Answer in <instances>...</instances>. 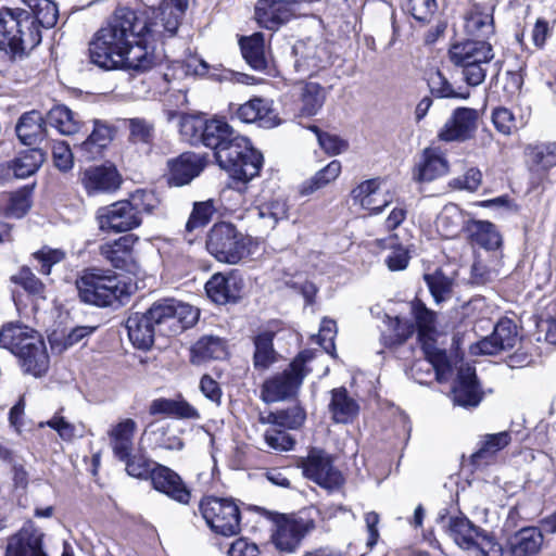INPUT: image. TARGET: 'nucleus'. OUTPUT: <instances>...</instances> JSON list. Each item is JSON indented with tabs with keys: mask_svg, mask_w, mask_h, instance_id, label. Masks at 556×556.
Wrapping results in <instances>:
<instances>
[{
	"mask_svg": "<svg viewBox=\"0 0 556 556\" xmlns=\"http://www.w3.org/2000/svg\"><path fill=\"white\" fill-rule=\"evenodd\" d=\"M156 23L148 22L129 8H117L108 24L89 43L90 61L104 70L126 68L144 73L156 64V56L142 45Z\"/></svg>",
	"mask_w": 556,
	"mask_h": 556,
	"instance_id": "nucleus-1",
	"label": "nucleus"
},
{
	"mask_svg": "<svg viewBox=\"0 0 556 556\" xmlns=\"http://www.w3.org/2000/svg\"><path fill=\"white\" fill-rule=\"evenodd\" d=\"M198 311L187 303L173 299L155 302L146 313L128 317L126 328L129 340L138 349H149L155 333L175 336L190 328L198 320Z\"/></svg>",
	"mask_w": 556,
	"mask_h": 556,
	"instance_id": "nucleus-2",
	"label": "nucleus"
},
{
	"mask_svg": "<svg viewBox=\"0 0 556 556\" xmlns=\"http://www.w3.org/2000/svg\"><path fill=\"white\" fill-rule=\"evenodd\" d=\"M0 348L16 355L23 369L36 377L42 376L49 367V356L41 336L27 326L4 325L0 330Z\"/></svg>",
	"mask_w": 556,
	"mask_h": 556,
	"instance_id": "nucleus-3",
	"label": "nucleus"
},
{
	"mask_svg": "<svg viewBox=\"0 0 556 556\" xmlns=\"http://www.w3.org/2000/svg\"><path fill=\"white\" fill-rule=\"evenodd\" d=\"M41 41L40 28L31 14L22 8L0 11V49L14 58L23 56Z\"/></svg>",
	"mask_w": 556,
	"mask_h": 556,
	"instance_id": "nucleus-4",
	"label": "nucleus"
},
{
	"mask_svg": "<svg viewBox=\"0 0 556 556\" xmlns=\"http://www.w3.org/2000/svg\"><path fill=\"white\" fill-rule=\"evenodd\" d=\"M214 155L220 168L241 181L256 177L263 165V155L239 135H233Z\"/></svg>",
	"mask_w": 556,
	"mask_h": 556,
	"instance_id": "nucleus-5",
	"label": "nucleus"
},
{
	"mask_svg": "<svg viewBox=\"0 0 556 556\" xmlns=\"http://www.w3.org/2000/svg\"><path fill=\"white\" fill-rule=\"evenodd\" d=\"M252 239L230 223L215 224L207 233L206 249L218 262L237 265L251 254Z\"/></svg>",
	"mask_w": 556,
	"mask_h": 556,
	"instance_id": "nucleus-6",
	"label": "nucleus"
},
{
	"mask_svg": "<svg viewBox=\"0 0 556 556\" xmlns=\"http://www.w3.org/2000/svg\"><path fill=\"white\" fill-rule=\"evenodd\" d=\"M451 62L463 68L465 80L478 86L485 79L486 65L494 58L492 46L485 40H466L453 45L448 51Z\"/></svg>",
	"mask_w": 556,
	"mask_h": 556,
	"instance_id": "nucleus-7",
	"label": "nucleus"
},
{
	"mask_svg": "<svg viewBox=\"0 0 556 556\" xmlns=\"http://www.w3.org/2000/svg\"><path fill=\"white\" fill-rule=\"evenodd\" d=\"M79 299L87 304L105 307L119 300L124 287L115 274L102 269L85 270L76 280Z\"/></svg>",
	"mask_w": 556,
	"mask_h": 556,
	"instance_id": "nucleus-8",
	"label": "nucleus"
},
{
	"mask_svg": "<svg viewBox=\"0 0 556 556\" xmlns=\"http://www.w3.org/2000/svg\"><path fill=\"white\" fill-rule=\"evenodd\" d=\"M313 357V351H302L287 369L267 379L262 387V400L266 403H274L294 396L303 379L311 371L306 363Z\"/></svg>",
	"mask_w": 556,
	"mask_h": 556,
	"instance_id": "nucleus-9",
	"label": "nucleus"
},
{
	"mask_svg": "<svg viewBox=\"0 0 556 556\" xmlns=\"http://www.w3.org/2000/svg\"><path fill=\"white\" fill-rule=\"evenodd\" d=\"M200 511L214 532L226 536L240 532V509L232 500L205 497L200 503Z\"/></svg>",
	"mask_w": 556,
	"mask_h": 556,
	"instance_id": "nucleus-10",
	"label": "nucleus"
},
{
	"mask_svg": "<svg viewBox=\"0 0 556 556\" xmlns=\"http://www.w3.org/2000/svg\"><path fill=\"white\" fill-rule=\"evenodd\" d=\"M332 463L331 455L324 450L313 447L307 456L301 459L300 467L307 479L326 490L333 491L343 484L344 478Z\"/></svg>",
	"mask_w": 556,
	"mask_h": 556,
	"instance_id": "nucleus-11",
	"label": "nucleus"
},
{
	"mask_svg": "<svg viewBox=\"0 0 556 556\" xmlns=\"http://www.w3.org/2000/svg\"><path fill=\"white\" fill-rule=\"evenodd\" d=\"M294 73L307 78L316 75L330 64V55L325 45L312 39L296 41L292 47Z\"/></svg>",
	"mask_w": 556,
	"mask_h": 556,
	"instance_id": "nucleus-12",
	"label": "nucleus"
},
{
	"mask_svg": "<svg viewBox=\"0 0 556 556\" xmlns=\"http://www.w3.org/2000/svg\"><path fill=\"white\" fill-rule=\"evenodd\" d=\"M314 529L315 522L312 519L292 518L281 515L275 521L271 540L279 551L292 553Z\"/></svg>",
	"mask_w": 556,
	"mask_h": 556,
	"instance_id": "nucleus-13",
	"label": "nucleus"
},
{
	"mask_svg": "<svg viewBox=\"0 0 556 556\" xmlns=\"http://www.w3.org/2000/svg\"><path fill=\"white\" fill-rule=\"evenodd\" d=\"M521 340L518 325L510 318H501L493 332L471 345L472 354L495 355L502 351L514 349Z\"/></svg>",
	"mask_w": 556,
	"mask_h": 556,
	"instance_id": "nucleus-14",
	"label": "nucleus"
},
{
	"mask_svg": "<svg viewBox=\"0 0 556 556\" xmlns=\"http://www.w3.org/2000/svg\"><path fill=\"white\" fill-rule=\"evenodd\" d=\"M479 113L469 108L456 109L445 122L438 138L444 142H464L471 139L478 127Z\"/></svg>",
	"mask_w": 556,
	"mask_h": 556,
	"instance_id": "nucleus-15",
	"label": "nucleus"
},
{
	"mask_svg": "<svg viewBox=\"0 0 556 556\" xmlns=\"http://www.w3.org/2000/svg\"><path fill=\"white\" fill-rule=\"evenodd\" d=\"M98 220L101 230L113 232L128 231L141 224V217L136 215L126 200L100 208Z\"/></svg>",
	"mask_w": 556,
	"mask_h": 556,
	"instance_id": "nucleus-16",
	"label": "nucleus"
},
{
	"mask_svg": "<svg viewBox=\"0 0 556 556\" xmlns=\"http://www.w3.org/2000/svg\"><path fill=\"white\" fill-rule=\"evenodd\" d=\"M80 184L88 195L112 193L119 189L122 177L114 165L90 166L80 174Z\"/></svg>",
	"mask_w": 556,
	"mask_h": 556,
	"instance_id": "nucleus-17",
	"label": "nucleus"
},
{
	"mask_svg": "<svg viewBox=\"0 0 556 556\" xmlns=\"http://www.w3.org/2000/svg\"><path fill=\"white\" fill-rule=\"evenodd\" d=\"M352 199L364 210L371 214H379L392 202V194L384 189V184L379 178H372L361 182L351 192Z\"/></svg>",
	"mask_w": 556,
	"mask_h": 556,
	"instance_id": "nucleus-18",
	"label": "nucleus"
},
{
	"mask_svg": "<svg viewBox=\"0 0 556 556\" xmlns=\"http://www.w3.org/2000/svg\"><path fill=\"white\" fill-rule=\"evenodd\" d=\"M136 241L137 238L134 236H123L113 242L102 244L100 253L115 268L136 274L139 269L134 252Z\"/></svg>",
	"mask_w": 556,
	"mask_h": 556,
	"instance_id": "nucleus-19",
	"label": "nucleus"
},
{
	"mask_svg": "<svg viewBox=\"0 0 556 556\" xmlns=\"http://www.w3.org/2000/svg\"><path fill=\"white\" fill-rule=\"evenodd\" d=\"M4 556H48L43 551V533L31 525L23 527L8 539Z\"/></svg>",
	"mask_w": 556,
	"mask_h": 556,
	"instance_id": "nucleus-20",
	"label": "nucleus"
},
{
	"mask_svg": "<svg viewBox=\"0 0 556 556\" xmlns=\"http://www.w3.org/2000/svg\"><path fill=\"white\" fill-rule=\"evenodd\" d=\"M153 488L180 504H188L191 492L182 479L170 468L163 465H154L151 471Z\"/></svg>",
	"mask_w": 556,
	"mask_h": 556,
	"instance_id": "nucleus-21",
	"label": "nucleus"
},
{
	"mask_svg": "<svg viewBox=\"0 0 556 556\" xmlns=\"http://www.w3.org/2000/svg\"><path fill=\"white\" fill-rule=\"evenodd\" d=\"M168 184L181 187L198 177L205 166L204 159L192 152H185L167 162Z\"/></svg>",
	"mask_w": 556,
	"mask_h": 556,
	"instance_id": "nucleus-22",
	"label": "nucleus"
},
{
	"mask_svg": "<svg viewBox=\"0 0 556 556\" xmlns=\"http://www.w3.org/2000/svg\"><path fill=\"white\" fill-rule=\"evenodd\" d=\"M235 115L242 123H255L263 128H273L279 124L271 102L263 98H253L239 105Z\"/></svg>",
	"mask_w": 556,
	"mask_h": 556,
	"instance_id": "nucleus-23",
	"label": "nucleus"
},
{
	"mask_svg": "<svg viewBox=\"0 0 556 556\" xmlns=\"http://www.w3.org/2000/svg\"><path fill=\"white\" fill-rule=\"evenodd\" d=\"M544 535L536 527H525L513 533L506 542V556H538Z\"/></svg>",
	"mask_w": 556,
	"mask_h": 556,
	"instance_id": "nucleus-24",
	"label": "nucleus"
},
{
	"mask_svg": "<svg viewBox=\"0 0 556 556\" xmlns=\"http://www.w3.org/2000/svg\"><path fill=\"white\" fill-rule=\"evenodd\" d=\"M242 279L230 274H214L205 283L207 296L217 304L237 302L241 296Z\"/></svg>",
	"mask_w": 556,
	"mask_h": 556,
	"instance_id": "nucleus-25",
	"label": "nucleus"
},
{
	"mask_svg": "<svg viewBox=\"0 0 556 556\" xmlns=\"http://www.w3.org/2000/svg\"><path fill=\"white\" fill-rule=\"evenodd\" d=\"M292 15L288 0H258L255 7V18L260 26L275 30L287 23Z\"/></svg>",
	"mask_w": 556,
	"mask_h": 556,
	"instance_id": "nucleus-26",
	"label": "nucleus"
},
{
	"mask_svg": "<svg viewBox=\"0 0 556 556\" xmlns=\"http://www.w3.org/2000/svg\"><path fill=\"white\" fill-rule=\"evenodd\" d=\"M440 521L445 533L467 552L481 530L464 515L441 516Z\"/></svg>",
	"mask_w": 556,
	"mask_h": 556,
	"instance_id": "nucleus-27",
	"label": "nucleus"
},
{
	"mask_svg": "<svg viewBox=\"0 0 556 556\" xmlns=\"http://www.w3.org/2000/svg\"><path fill=\"white\" fill-rule=\"evenodd\" d=\"M455 405L475 407L481 401V395L476 381V371L469 365L458 369L457 382L452 391Z\"/></svg>",
	"mask_w": 556,
	"mask_h": 556,
	"instance_id": "nucleus-28",
	"label": "nucleus"
},
{
	"mask_svg": "<svg viewBox=\"0 0 556 556\" xmlns=\"http://www.w3.org/2000/svg\"><path fill=\"white\" fill-rule=\"evenodd\" d=\"M328 410L336 424H352L359 414L358 402L343 387L331 391Z\"/></svg>",
	"mask_w": 556,
	"mask_h": 556,
	"instance_id": "nucleus-29",
	"label": "nucleus"
},
{
	"mask_svg": "<svg viewBox=\"0 0 556 556\" xmlns=\"http://www.w3.org/2000/svg\"><path fill=\"white\" fill-rule=\"evenodd\" d=\"M136 430L137 424L130 418L121 420L109 430L110 446L117 459L125 460L131 455Z\"/></svg>",
	"mask_w": 556,
	"mask_h": 556,
	"instance_id": "nucleus-30",
	"label": "nucleus"
},
{
	"mask_svg": "<svg viewBox=\"0 0 556 556\" xmlns=\"http://www.w3.org/2000/svg\"><path fill=\"white\" fill-rule=\"evenodd\" d=\"M448 172V162L438 149L424 150L414 170V178L419 182H430Z\"/></svg>",
	"mask_w": 556,
	"mask_h": 556,
	"instance_id": "nucleus-31",
	"label": "nucleus"
},
{
	"mask_svg": "<svg viewBox=\"0 0 556 556\" xmlns=\"http://www.w3.org/2000/svg\"><path fill=\"white\" fill-rule=\"evenodd\" d=\"M326 99L327 91L323 86L313 81H301L299 84V116H315L324 106Z\"/></svg>",
	"mask_w": 556,
	"mask_h": 556,
	"instance_id": "nucleus-32",
	"label": "nucleus"
},
{
	"mask_svg": "<svg viewBox=\"0 0 556 556\" xmlns=\"http://www.w3.org/2000/svg\"><path fill=\"white\" fill-rule=\"evenodd\" d=\"M243 59L255 71L264 72L268 68L269 59L265 50V40L262 33H255L239 40Z\"/></svg>",
	"mask_w": 556,
	"mask_h": 556,
	"instance_id": "nucleus-33",
	"label": "nucleus"
},
{
	"mask_svg": "<svg viewBox=\"0 0 556 556\" xmlns=\"http://www.w3.org/2000/svg\"><path fill=\"white\" fill-rule=\"evenodd\" d=\"M466 33L473 37H489L494 33L493 7L475 4L465 18Z\"/></svg>",
	"mask_w": 556,
	"mask_h": 556,
	"instance_id": "nucleus-34",
	"label": "nucleus"
},
{
	"mask_svg": "<svg viewBox=\"0 0 556 556\" xmlns=\"http://www.w3.org/2000/svg\"><path fill=\"white\" fill-rule=\"evenodd\" d=\"M45 123L46 121L38 111L24 113L15 127L20 141L25 146H34L40 142L45 137Z\"/></svg>",
	"mask_w": 556,
	"mask_h": 556,
	"instance_id": "nucleus-35",
	"label": "nucleus"
},
{
	"mask_svg": "<svg viewBox=\"0 0 556 556\" xmlns=\"http://www.w3.org/2000/svg\"><path fill=\"white\" fill-rule=\"evenodd\" d=\"M510 440V434L507 431L485 434L481 440L479 450L470 456L471 464L479 468L492 463L496 453L507 446Z\"/></svg>",
	"mask_w": 556,
	"mask_h": 556,
	"instance_id": "nucleus-36",
	"label": "nucleus"
},
{
	"mask_svg": "<svg viewBox=\"0 0 556 556\" xmlns=\"http://www.w3.org/2000/svg\"><path fill=\"white\" fill-rule=\"evenodd\" d=\"M466 233L472 244L486 250H495L502 244V238L495 226L484 220H468Z\"/></svg>",
	"mask_w": 556,
	"mask_h": 556,
	"instance_id": "nucleus-37",
	"label": "nucleus"
},
{
	"mask_svg": "<svg viewBox=\"0 0 556 556\" xmlns=\"http://www.w3.org/2000/svg\"><path fill=\"white\" fill-rule=\"evenodd\" d=\"M466 220L463 211L458 205L446 204L437 217L435 226L444 238H454L460 230L466 231Z\"/></svg>",
	"mask_w": 556,
	"mask_h": 556,
	"instance_id": "nucleus-38",
	"label": "nucleus"
},
{
	"mask_svg": "<svg viewBox=\"0 0 556 556\" xmlns=\"http://www.w3.org/2000/svg\"><path fill=\"white\" fill-rule=\"evenodd\" d=\"M227 355L225 342L214 336L198 340L191 349V362L201 365L211 359H222Z\"/></svg>",
	"mask_w": 556,
	"mask_h": 556,
	"instance_id": "nucleus-39",
	"label": "nucleus"
},
{
	"mask_svg": "<svg viewBox=\"0 0 556 556\" xmlns=\"http://www.w3.org/2000/svg\"><path fill=\"white\" fill-rule=\"evenodd\" d=\"M30 188L0 194V216L21 218L30 207Z\"/></svg>",
	"mask_w": 556,
	"mask_h": 556,
	"instance_id": "nucleus-40",
	"label": "nucleus"
},
{
	"mask_svg": "<svg viewBox=\"0 0 556 556\" xmlns=\"http://www.w3.org/2000/svg\"><path fill=\"white\" fill-rule=\"evenodd\" d=\"M527 164L534 172H547L556 166V143L528 146L525 150Z\"/></svg>",
	"mask_w": 556,
	"mask_h": 556,
	"instance_id": "nucleus-41",
	"label": "nucleus"
},
{
	"mask_svg": "<svg viewBox=\"0 0 556 556\" xmlns=\"http://www.w3.org/2000/svg\"><path fill=\"white\" fill-rule=\"evenodd\" d=\"M46 123L64 136L76 134L80 127L77 114L65 105L53 106L47 114Z\"/></svg>",
	"mask_w": 556,
	"mask_h": 556,
	"instance_id": "nucleus-42",
	"label": "nucleus"
},
{
	"mask_svg": "<svg viewBox=\"0 0 556 556\" xmlns=\"http://www.w3.org/2000/svg\"><path fill=\"white\" fill-rule=\"evenodd\" d=\"M152 415L163 414L177 418L198 419V410L185 400L157 399L150 405Z\"/></svg>",
	"mask_w": 556,
	"mask_h": 556,
	"instance_id": "nucleus-43",
	"label": "nucleus"
},
{
	"mask_svg": "<svg viewBox=\"0 0 556 556\" xmlns=\"http://www.w3.org/2000/svg\"><path fill=\"white\" fill-rule=\"evenodd\" d=\"M233 129L223 119L213 118L205 121L202 134V143L214 150V153L224 146L232 136Z\"/></svg>",
	"mask_w": 556,
	"mask_h": 556,
	"instance_id": "nucleus-44",
	"label": "nucleus"
},
{
	"mask_svg": "<svg viewBox=\"0 0 556 556\" xmlns=\"http://www.w3.org/2000/svg\"><path fill=\"white\" fill-rule=\"evenodd\" d=\"M36 21V27L51 28L56 24L59 11L51 0H21Z\"/></svg>",
	"mask_w": 556,
	"mask_h": 556,
	"instance_id": "nucleus-45",
	"label": "nucleus"
},
{
	"mask_svg": "<svg viewBox=\"0 0 556 556\" xmlns=\"http://www.w3.org/2000/svg\"><path fill=\"white\" fill-rule=\"evenodd\" d=\"M45 161V154L39 149H29L21 152L12 162V170L17 178L34 175Z\"/></svg>",
	"mask_w": 556,
	"mask_h": 556,
	"instance_id": "nucleus-46",
	"label": "nucleus"
},
{
	"mask_svg": "<svg viewBox=\"0 0 556 556\" xmlns=\"http://www.w3.org/2000/svg\"><path fill=\"white\" fill-rule=\"evenodd\" d=\"M341 162L331 161L324 168L318 170L309 180L302 185L301 193L311 194L334 181L341 173Z\"/></svg>",
	"mask_w": 556,
	"mask_h": 556,
	"instance_id": "nucleus-47",
	"label": "nucleus"
},
{
	"mask_svg": "<svg viewBox=\"0 0 556 556\" xmlns=\"http://www.w3.org/2000/svg\"><path fill=\"white\" fill-rule=\"evenodd\" d=\"M422 351L427 361L431 364L437 380L440 382L446 380V375L451 371L446 352L437 348L430 339L422 343Z\"/></svg>",
	"mask_w": 556,
	"mask_h": 556,
	"instance_id": "nucleus-48",
	"label": "nucleus"
},
{
	"mask_svg": "<svg viewBox=\"0 0 556 556\" xmlns=\"http://www.w3.org/2000/svg\"><path fill=\"white\" fill-rule=\"evenodd\" d=\"M148 434L149 440L155 448L180 451L184 447L182 440L167 426H153Z\"/></svg>",
	"mask_w": 556,
	"mask_h": 556,
	"instance_id": "nucleus-49",
	"label": "nucleus"
},
{
	"mask_svg": "<svg viewBox=\"0 0 556 556\" xmlns=\"http://www.w3.org/2000/svg\"><path fill=\"white\" fill-rule=\"evenodd\" d=\"M273 338L274 334L268 331L255 337V352L253 357L255 368L264 370L274 363L275 351L273 349Z\"/></svg>",
	"mask_w": 556,
	"mask_h": 556,
	"instance_id": "nucleus-50",
	"label": "nucleus"
},
{
	"mask_svg": "<svg viewBox=\"0 0 556 556\" xmlns=\"http://www.w3.org/2000/svg\"><path fill=\"white\" fill-rule=\"evenodd\" d=\"M257 214L263 219L267 227L275 228L279 220L288 217V204L281 198L273 199L262 203L257 207Z\"/></svg>",
	"mask_w": 556,
	"mask_h": 556,
	"instance_id": "nucleus-51",
	"label": "nucleus"
},
{
	"mask_svg": "<svg viewBox=\"0 0 556 556\" xmlns=\"http://www.w3.org/2000/svg\"><path fill=\"white\" fill-rule=\"evenodd\" d=\"M538 340H544L549 344H556V303H549L538 321Z\"/></svg>",
	"mask_w": 556,
	"mask_h": 556,
	"instance_id": "nucleus-52",
	"label": "nucleus"
},
{
	"mask_svg": "<svg viewBox=\"0 0 556 556\" xmlns=\"http://www.w3.org/2000/svg\"><path fill=\"white\" fill-rule=\"evenodd\" d=\"M471 556H504L502 545L484 530H480L472 546L468 549Z\"/></svg>",
	"mask_w": 556,
	"mask_h": 556,
	"instance_id": "nucleus-53",
	"label": "nucleus"
},
{
	"mask_svg": "<svg viewBox=\"0 0 556 556\" xmlns=\"http://www.w3.org/2000/svg\"><path fill=\"white\" fill-rule=\"evenodd\" d=\"M215 212L216 206L213 200L195 202L190 217L186 224L187 231L192 232L198 228L205 227L212 219V216Z\"/></svg>",
	"mask_w": 556,
	"mask_h": 556,
	"instance_id": "nucleus-54",
	"label": "nucleus"
},
{
	"mask_svg": "<svg viewBox=\"0 0 556 556\" xmlns=\"http://www.w3.org/2000/svg\"><path fill=\"white\" fill-rule=\"evenodd\" d=\"M11 280L23 287L30 295L37 299H45V285L35 276L29 267H22L17 274L11 277Z\"/></svg>",
	"mask_w": 556,
	"mask_h": 556,
	"instance_id": "nucleus-55",
	"label": "nucleus"
},
{
	"mask_svg": "<svg viewBox=\"0 0 556 556\" xmlns=\"http://www.w3.org/2000/svg\"><path fill=\"white\" fill-rule=\"evenodd\" d=\"M425 280L433 299L438 303L445 301L452 293L453 281L441 271L426 275Z\"/></svg>",
	"mask_w": 556,
	"mask_h": 556,
	"instance_id": "nucleus-56",
	"label": "nucleus"
},
{
	"mask_svg": "<svg viewBox=\"0 0 556 556\" xmlns=\"http://www.w3.org/2000/svg\"><path fill=\"white\" fill-rule=\"evenodd\" d=\"M205 121L195 116H184L179 128L182 138L191 144L202 143V134Z\"/></svg>",
	"mask_w": 556,
	"mask_h": 556,
	"instance_id": "nucleus-57",
	"label": "nucleus"
},
{
	"mask_svg": "<svg viewBox=\"0 0 556 556\" xmlns=\"http://www.w3.org/2000/svg\"><path fill=\"white\" fill-rule=\"evenodd\" d=\"M129 139L134 143L150 144L154 139V126L143 118L129 119Z\"/></svg>",
	"mask_w": 556,
	"mask_h": 556,
	"instance_id": "nucleus-58",
	"label": "nucleus"
},
{
	"mask_svg": "<svg viewBox=\"0 0 556 556\" xmlns=\"http://www.w3.org/2000/svg\"><path fill=\"white\" fill-rule=\"evenodd\" d=\"M126 201L131 205L137 216H140L141 213H152L159 205V200L154 192L147 190L135 191Z\"/></svg>",
	"mask_w": 556,
	"mask_h": 556,
	"instance_id": "nucleus-59",
	"label": "nucleus"
},
{
	"mask_svg": "<svg viewBox=\"0 0 556 556\" xmlns=\"http://www.w3.org/2000/svg\"><path fill=\"white\" fill-rule=\"evenodd\" d=\"M308 129L314 131L317 136L320 148L330 155H336L344 152L348 149V143L336 135L323 132L317 126H309Z\"/></svg>",
	"mask_w": 556,
	"mask_h": 556,
	"instance_id": "nucleus-60",
	"label": "nucleus"
},
{
	"mask_svg": "<svg viewBox=\"0 0 556 556\" xmlns=\"http://www.w3.org/2000/svg\"><path fill=\"white\" fill-rule=\"evenodd\" d=\"M431 92L439 98H463L466 99L469 93L456 92L444 75L437 71L429 78Z\"/></svg>",
	"mask_w": 556,
	"mask_h": 556,
	"instance_id": "nucleus-61",
	"label": "nucleus"
},
{
	"mask_svg": "<svg viewBox=\"0 0 556 556\" xmlns=\"http://www.w3.org/2000/svg\"><path fill=\"white\" fill-rule=\"evenodd\" d=\"M482 182V174L478 168H469L466 173L459 177L453 178L448 186L455 190H466L475 192L478 190Z\"/></svg>",
	"mask_w": 556,
	"mask_h": 556,
	"instance_id": "nucleus-62",
	"label": "nucleus"
},
{
	"mask_svg": "<svg viewBox=\"0 0 556 556\" xmlns=\"http://www.w3.org/2000/svg\"><path fill=\"white\" fill-rule=\"evenodd\" d=\"M34 257L40 263V273L49 275L52 266L65 258V252L60 249L43 247L41 250L34 253Z\"/></svg>",
	"mask_w": 556,
	"mask_h": 556,
	"instance_id": "nucleus-63",
	"label": "nucleus"
},
{
	"mask_svg": "<svg viewBox=\"0 0 556 556\" xmlns=\"http://www.w3.org/2000/svg\"><path fill=\"white\" fill-rule=\"evenodd\" d=\"M412 309L420 333L422 336L430 333L434 329V313L429 311L420 301L413 302Z\"/></svg>",
	"mask_w": 556,
	"mask_h": 556,
	"instance_id": "nucleus-64",
	"label": "nucleus"
}]
</instances>
